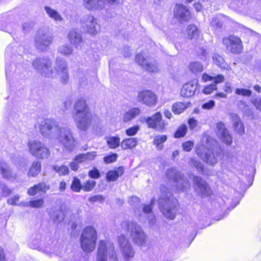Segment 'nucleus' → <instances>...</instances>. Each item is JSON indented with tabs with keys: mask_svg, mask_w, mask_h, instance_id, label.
<instances>
[{
	"mask_svg": "<svg viewBox=\"0 0 261 261\" xmlns=\"http://www.w3.org/2000/svg\"><path fill=\"white\" fill-rule=\"evenodd\" d=\"M196 152L204 162L213 165L221 158L222 149L219 144L208 137L202 139L201 144L196 146Z\"/></svg>",
	"mask_w": 261,
	"mask_h": 261,
	"instance_id": "obj_1",
	"label": "nucleus"
},
{
	"mask_svg": "<svg viewBox=\"0 0 261 261\" xmlns=\"http://www.w3.org/2000/svg\"><path fill=\"white\" fill-rule=\"evenodd\" d=\"M161 192V196L158 201L161 211L167 219L173 220L176 215L177 201L166 187L162 186Z\"/></svg>",
	"mask_w": 261,
	"mask_h": 261,
	"instance_id": "obj_2",
	"label": "nucleus"
},
{
	"mask_svg": "<svg viewBox=\"0 0 261 261\" xmlns=\"http://www.w3.org/2000/svg\"><path fill=\"white\" fill-rule=\"evenodd\" d=\"M121 226L124 231L127 232L129 238L135 245L141 247H146L147 236L137 222L125 220L121 222Z\"/></svg>",
	"mask_w": 261,
	"mask_h": 261,
	"instance_id": "obj_3",
	"label": "nucleus"
},
{
	"mask_svg": "<svg viewBox=\"0 0 261 261\" xmlns=\"http://www.w3.org/2000/svg\"><path fill=\"white\" fill-rule=\"evenodd\" d=\"M97 238V232L94 227L89 226L85 228L80 238L82 249L86 252L92 251L95 249Z\"/></svg>",
	"mask_w": 261,
	"mask_h": 261,
	"instance_id": "obj_4",
	"label": "nucleus"
},
{
	"mask_svg": "<svg viewBox=\"0 0 261 261\" xmlns=\"http://www.w3.org/2000/svg\"><path fill=\"white\" fill-rule=\"evenodd\" d=\"M52 64L51 59L47 56L37 58L34 61V67L36 71L46 78L53 79L55 76Z\"/></svg>",
	"mask_w": 261,
	"mask_h": 261,
	"instance_id": "obj_5",
	"label": "nucleus"
},
{
	"mask_svg": "<svg viewBox=\"0 0 261 261\" xmlns=\"http://www.w3.org/2000/svg\"><path fill=\"white\" fill-rule=\"evenodd\" d=\"M166 177L174 184L178 192H183L190 187V182L187 178L174 168H171L166 171Z\"/></svg>",
	"mask_w": 261,
	"mask_h": 261,
	"instance_id": "obj_6",
	"label": "nucleus"
},
{
	"mask_svg": "<svg viewBox=\"0 0 261 261\" xmlns=\"http://www.w3.org/2000/svg\"><path fill=\"white\" fill-rule=\"evenodd\" d=\"M53 41V36L46 28L37 31L35 35V46L41 51H46Z\"/></svg>",
	"mask_w": 261,
	"mask_h": 261,
	"instance_id": "obj_7",
	"label": "nucleus"
},
{
	"mask_svg": "<svg viewBox=\"0 0 261 261\" xmlns=\"http://www.w3.org/2000/svg\"><path fill=\"white\" fill-rule=\"evenodd\" d=\"M37 121L39 124L40 132L45 137L53 138L60 127L58 123L53 119L40 118Z\"/></svg>",
	"mask_w": 261,
	"mask_h": 261,
	"instance_id": "obj_8",
	"label": "nucleus"
},
{
	"mask_svg": "<svg viewBox=\"0 0 261 261\" xmlns=\"http://www.w3.org/2000/svg\"><path fill=\"white\" fill-rule=\"evenodd\" d=\"M55 136L66 150L71 151L73 149L75 145V139L69 128L60 127Z\"/></svg>",
	"mask_w": 261,
	"mask_h": 261,
	"instance_id": "obj_9",
	"label": "nucleus"
},
{
	"mask_svg": "<svg viewBox=\"0 0 261 261\" xmlns=\"http://www.w3.org/2000/svg\"><path fill=\"white\" fill-rule=\"evenodd\" d=\"M193 187L196 195L201 198L208 197L213 194V191L207 182L196 175L193 177Z\"/></svg>",
	"mask_w": 261,
	"mask_h": 261,
	"instance_id": "obj_10",
	"label": "nucleus"
},
{
	"mask_svg": "<svg viewBox=\"0 0 261 261\" xmlns=\"http://www.w3.org/2000/svg\"><path fill=\"white\" fill-rule=\"evenodd\" d=\"M222 42L227 50L233 54H240L243 49L242 41L240 38L236 36L231 35L224 37Z\"/></svg>",
	"mask_w": 261,
	"mask_h": 261,
	"instance_id": "obj_11",
	"label": "nucleus"
},
{
	"mask_svg": "<svg viewBox=\"0 0 261 261\" xmlns=\"http://www.w3.org/2000/svg\"><path fill=\"white\" fill-rule=\"evenodd\" d=\"M118 244L125 259L129 260L135 254V251L131 243L124 234H121L118 238Z\"/></svg>",
	"mask_w": 261,
	"mask_h": 261,
	"instance_id": "obj_12",
	"label": "nucleus"
},
{
	"mask_svg": "<svg viewBox=\"0 0 261 261\" xmlns=\"http://www.w3.org/2000/svg\"><path fill=\"white\" fill-rule=\"evenodd\" d=\"M144 120L149 128L162 132L165 128V123L162 119L160 112H156L150 117H145Z\"/></svg>",
	"mask_w": 261,
	"mask_h": 261,
	"instance_id": "obj_13",
	"label": "nucleus"
},
{
	"mask_svg": "<svg viewBox=\"0 0 261 261\" xmlns=\"http://www.w3.org/2000/svg\"><path fill=\"white\" fill-rule=\"evenodd\" d=\"M137 99L138 101L148 106H154L157 102L156 95L150 90H143L139 92Z\"/></svg>",
	"mask_w": 261,
	"mask_h": 261,
	"instance_id": "obj_14",
	"label": "nucleus"
},
{
	"mask_svg": "<svg viewBox=\"0 0 261 261\" xmlns=\"http://www.w3.org/2000/svg\"><path fill=\"white\" fill-rule=\"evenodd\" d=\"M77 128L80 130H87L92 123L91 114L79 116H73Z\"/></svg>",
	"mask_w": 261,
	"mask_h": 261,
	"instance_id": "obj_15",
	"label": "nucleus"
},
{
	"mask_svg": "<svg viewBox=\"0 0 261 261\" xmlns=\"http://www.w3.org/2000/svg\"><path fill=\"white\" fill-rule=\"evenodd\" d=\"M175 17L180 21H188L190 18L189 9L182 5H176L174 10Z\"/></svg>",
	"mask_w": 261,
	"mask_h": 261,
	"instance_id": "obj_16",
	"label": "nucleus"
},
{
	"mask_svg": "<svg viewBox=\"0 0 261 261\" xmlns=\"http://www.w3.org/2000/svg\"><path fill=\"white\" fill-rule=\"evenodd\" d=\"M74 113L73 116H79L91 114L90 109L84 98L79 99L74 106Z\"/></svg>",
	"mask_w": 261,
	"mask_h": 261,
	"instance_id": "obj_17",
	"label": "nucleus"
},
{
	"mask_svg": "<svg viewBox=\"0 0 261 261\" xmlns=\"http://www.w3.org/2000/svg\"><path fill=\"white\" fill-rule=\"evenodd\" d=\"M49 155V151L44 144L40 142H34V156L43 159Z\"/></svg>",
	"mask_w": 261,
	"mask_h": 261,
	"instance_id": "obj_18",
	"label": "nucleus"
},
{
	"mask_svg": "<svg viewBox=\"0 0 261 261\" xmlns=\"http://www.w3.org/2000/svg\"><path fill=\"white\" fill-rule=\"evenodd\" d=\"M197 87L198 84L195 81L187 83L181 88L180 95L184 97H191L195 94Z\"/></svg>",
	"mask_w": 261,
	"mask_h": 261,
	"instance_id": "obj_19",
	"label": "nucleus"
},
{
	"mask_svg": "<svg viewBox=\"0 0 261 261\" xmlns=\"http://www.w3.org/2000/svg\"><path fill=\"white\" fill-rule=\"evenodd\" d=\"M85 23L88 33L92 35H95L100 30V25L97 23V19L92 15L86 17Z\"/></svg>",
	"mask_w": 261,
	"mask_h": 261,
	"instance_id": "obj_20",
	"label": "nucleus"
},
{
	"mask_svg": "<svg viewBox=\"0 0 261 261\" xmlns=\"http://www.w3.org/2000/svg\"><path fill=\"white\" fill-rule=\"evenodd\" d=\"M217 134L222 141L227 145H230L232 143V138L228 130L226 129L225 125L222 122L217 124Z\"/></svg>",
	"mask_w": 261,
	"mask_h": 261,
	"instance_id": "obj_21",
	"label": "nucleus"
},
{
	"mask_svg": "<svg viewBox=\"0 0 261 261\" xmlns=\"http://www.w3.org/2000/svg\"><path fill=\"white\" fill-rule=\"evenodd\" d=\"M84 7L89 10H101L106 6L105 0H84Z\"/></svg>",
	"mask_w": 261,
	"mask_h": 261,
	"instance_id": "obj_22",
	"label": "nucleus"
},
{
	"mask_svg": "<svg viewBox=\"0 0 261 261\" xmlns=\"http://www.w3.org/2000/svg\"><path fill=\"white\" fill-rule=\"evenodd\" d=\"M68 38L70 42L76 48L81 47L84 44L81 34L75 30H71L69 32Z\"/></svg>",
	"mask_w": 261,
	"mask_h": 261,
	"instance_id": "obj_23",
	"label": "nucleus"
},
{
	"mask_svg": "<svg viewBox=\"0 0 261 261\" xmlns=\"http://www.w3.org/2000/svg\"><path fill=\"white\" fill-rule=\"evenodd\" d=\"M0 174L3 178L9 180H13L16 177V175L10 169L7 163L4 162H0Z\"/></svg>",
	"mask_w": 261,
	"mask_h": 261,
	"instance_id": "obj_24",
	"label": "nucleus"
},
{
	"mask_svg": "<svg viewBox=\"0 0 261 261\" xmlns=\"http://www.w3.org/2000/svg\"><path fill=\"white\" fill-rule=\"evenodd\" d=\"M47 213L55 223H59L64 219V215L60 210L52 207L47 210Z\"/></svg>",
	"mask_w": 261,
	"mask_h": 261,
	"instance_id": "obj_25",
	"label": "nucleus"
},
{
	"mask_svg": "<svg viewBox=\"0 0 261 261\" xmlns=\"http://www.w3.org/2000/svg\"><path fill=\"white\" fill-rule=\"evenodd\" d=\"M124 170L123 167L120 166L116 170L109 171L106 176L107 180L108 181H116L119 176L123 174Z\"/></svg>",
	"mask_w": 261,
	"mask_h": 261,
	"instance_id": "obj_26",
	"label": "nucleus"
},
{
	"mask_svg": "<svg viewBox=\"0 0 261 261\" xmlns=\"http://www.w3.org/2000/svg\"><path fill=\"white\" fill-rule=\"evenodd\" d=\"M107 250L106 243L105 241H100L98 249L97 261H107Z\"/></svg>",
	"mask_w": 261,
	"mask_h": 261,
	"instance_id": "obj_27",
	"label": "nucleus"
},
{
	"mask_svg": "<svg viewBox=\"0 0 261 261\" xmlns=\"http://www.w3.org/2000/svg\"><path fill=\"white\" fill-rule=\"evenodd\" d=\"M54 70V71H55L58 74L68 70L66 61L60 57L57 58Z\"/></svg>",
	"mask_w": 261,
	"mask_h": 261,
	"instance_id": "obj_28",
	"label": "nucleus"
},
{
	"mask_svg": "<svg viewBox=\"0 0 261 261\" xmlns=\"http://www.w3.org/2000/svg\"><path fill=\"white\" fill-rule=\"evenodd\" d=\"M19 199V196L16 195L13 197L9 198L7 200L8 204L12 205H19L22 206H30L33 207V200H31L29 202L23 201L19 203H17Z\"/></svg>",
	"mask_w": 261,
	"mask_h": 261,
	"instance_id": "obj_29",
	"label": "nucleus"
},
{
	"mask_svg": "<svg viewBox=\"0 0 261 261\" xmlns=\"http://www.w3.org/2000/svg\"><path fill=\"white\" fill-rule=\"evenodd\" d=\"M141 110L138 108H134L125 112L123 116V120L124 122L130 121L140 113Z\"/></svg>",
	"mask_w": 261,
	"mask_h": 261,
	"instance_id": "obj_30",
	"label": "nucleus"
},
{
	"mask_svg": "<svg viewBox=\"0 0 261 261\" xmlns=\"http://www.w3.org/2000/svg\"><path fill=\"white\" fill-rule=\"evenodd\" d=\"M212 60L213 63L222 69H226L228 68V65L225 62L223 57L219 54L214 53L212 55Z\"/></svg>",
	"mask_w": 261,
	"mask_h": 261,
	"instance_id": "obj_31",
	"label": "nucleus"
},
{
	"mask_svg": "<svg viewBox=\"0 0 261 261\" xmlns=\"http://www.w3.org/2000/svg\"><path fill=\"white\" fill-rule=\"evenodd\" d=\"M44 10L48 16L56 21H62L63 19L61 15L56 10L48 6L44 7Z\"/></svg>",
	"mask_w": 261,
	"mask_h": 261,
	"instance_id": "obj_32",
	"label": "nucleus"
},
{
	"mask_svg": "<svg viewBox=\"0 0 261 261\" xmlns=\"http://www.w3.org/2000/svg\"><path fill=\"white\" fill-rule=\"evenodd\" d=\"M138 142V139L130 138L123 140L121 146L122 149H132L136 146Z\"/></svg>",
	"mask_w": 261,
	"mask_h": 261,
	"instance_id": "obj_33",
	"label": "nucleus"
},
{
	"mask_svg": "<svg viewBox=\"0 0 261 261\" xmlns=\"http://www.w3.org/2000/svg\"><path fill=\"white\" fill-rule=\"evenodd\" d=\"M190 102H176L172 107V111L175 114H180L189 107Z\"/></svg>",
	"mask_w": 261,
	"mask_h": 261,
	"instance_id": "obj_34",
	"label": "nucleus"
},
{
	"mask_svg": "<svg viewBox=\"0 0 261 261\" xmlns=\"http://www.w3.org/2000/svg\"><path fill=\"white\" fill-rule=\"evenodd\" d=\"M154 202V199L151 200L150 204L143 205L142 206V212H141L140 210L136 209L135 210V213L139 217L140 220L142 219V217H143V214L149 215L152 213V205Z\"/></svg>",
	"mask_w": 261,
	"mask_h": 261,
	"instance_id": "obj_35",
	"label": "nucleus"
},
{
	"mask_svg": "<svg viewBox=\"0 0 261 261\" xmlns=\"http://www.w3.org/2000/svg\"><path fill=\"white\" fill-rule=\"evenodd\" d=\"M187 37L190 39H197L199 36V31L194 25H189L187 29Z\"/></svg>",
	"mask_w": 261,
	"mask_h": 261,
	"instance_id": "obj_36",
	"label": "nucleus"
},
{
	"mask_svg": "<svg viewBox=\"0 0 261 261\" xmlns=\"http://www.w3.org/2000/svg\"><path fill=\"white\" fill-rule=\"evenodd\" d=\"M227 19V17L222 15H219L213 17L211 21L212 26L217 28L220 29L222 28L224 21Z\"/></svg>",
	"mask_w": 261,
	"mask_h": 261,
	"instance_id": "obj_37",
	"label": "nucleus"
},
{
	"mask_svg": "<svg viewBox=\"0 0 261 261\" xmlns=\"http://www.w3.org/2000/svg\"><path fill=\"white\" fill-rule=\"evenodd\" d=\"M233 118L234 121L233 125L236 131L240 135L243 134L244 133V127L240 119L237 115H234Z\"/></svg>",
	"mask_w": 261,
	"mask_h": 261,
	"instance_id": "obj_38",
	"label": "nucleus"
},
{
	"mask_svg": "<svg viewBox=\"0 0 261 261\" xmlns=\"http://www.w3.org/2000/svg\"><path fill=\"white\" fill-rule=\"evenodd\" d=\"M143 68L149 72H157L159 70V66L155 61H148Z\"/></svg>",
	"mask_w": 261,
	"mask_h": 261,
	"instance_id": "obj_39",
	"label": "nucleus"
},
{
	"mask_svg": "<svg viewBox=\"0 0 261 261\" xmlns=\"http://www.w3.org/2000/svg\"><path fill=\"white\" fill-rule=\"evenodd\" d=\"M167 137L166 135H158L153 140V144L156 146L158 149L162 150L163 148V144L166 141Z\"/></svg>",
	"mask_w": 261,
	"mask_h": 261,
	"instance_id": "obj_40",
	"label": "nucleus"
},
{
	"mask_svg": "<svg viewBox=\"0 0 261 261\" xmlns=\"http://www.w3.org/2000/svg\"><path fill=\"white\" fill-rule=\"evenodd\" d=\"M120 140L119 137L111 136L108 137L107 142L110 148L115 149L119 146Z\"/></svg>",
	"mask_w": 261,
	"mask_h": 261,
	"instance_id": "obj_41",
	"label": "nucleus"
},
{
	"mask_svg": "<svg viewBox=\"0 0 261 261\" xmlns=\"http://www.w3.org/2000/svg\"><path fill=\"white\" fill-rule=\"evenodd\" d=\"M52 168L60 176H65L69 174V168L67 166L62 165L59 166L57 165H53Z\"/></svg>",
	"mask_w": 261,
	"mask_h": 261,
	"instance_id": "obj_42",
	"label": "nucleus"
},
{
	"mask_svg": "<svg viewBox=\"0 0 261 261\" xmlns=\"http://www.w3.org/2000/svg\"><path fill=\"white\" fill-rule=\"evenodd\" d=\"M189 68L190 70L194 73L201 72L203 70V65L198 62H194L190 63Z\"/></svg>",
	"mask_w": 261,
	"mask_h": 261,
	"instance_id": "obj_43",
	"label": "nucleus"
},
{
	"mask_svg": "<svg viewBox=\"0 0 261 261\" xmlns=\"http://www.w3.org/2000/svg\"><path fill=\"white\" fill-rule=\"evenodd\" d=\"M49 186H47L45 183H40L37 185L34 186V196H35L38 192H41L44 193L49 189Z\"/></svg>",
	"mask_w": 261,
	"mask_h": 261,
	"instance_id": "obj_44",
	"label": "nucleus"
},
{
	"mask_svg": "<svg viewBox=\"0 0 261 261\" xmlns=\"http://www.w3.org/2000/svg\"><path fill=\"white\" fill-rule=\"evenodd\" d=\"M135 61L143 68L144 67L145 65H146L148 62V60L147 58L145 57V55L142 53L139 54L136 56Z\"/></svg>",
	"mask_w": 261,
	"mask_h": 261,
	"instance_id": "obj_45",
	"label": "nucleus"
},
{
	"mask_svg": "<svg viewBox=\"0 0 261 261\" xmlns=\"http://www.w3.org/2000/svg\"><path fill=\"white\" fill-rule=\"evenodd\" d=\"M82 188L80 179L74 177L71 185V190L74 192H79Z\"/></svg>",
	"mask_w": 261,
	"mask_h": 261,
	"instance_id": "obj_46",
	"label": "nucleus"
},
{
	"mask_svg": "<svg viewBox=\"0 0 261 261\" xmlns=\"http://www.w3.org/2000/svg\"><path fill=\"white\" fill-rule=\"evenodd\" d=\"M187 130V127L186 125H182L176 131L174 137L176 138H180L183 137Z\"/></svg>",
	"mask_w": 261,
	"mask_h": 261,
	"instance_id": "obj_47",
	"label": "nucleus"
},
{
	"mask_svg": "<svg viewBox=\"0 0 261 261\" xmlns=\"http://www.w3.org/2000/svg\"><path fill=\"white\" fill-rule=\"evenodd\" d=\"M59 52L62 55L68 56L70 55L72 52V48L71 47L65 45L60 47L58 50Z\"/></svg>",
	"mask_w": 261,
	"mask_h": 261,
	"instance_id": "obj_48",
	"label": "nucleus"
},
{
	"mask_svg": "<svg viewBox=\"0 0 261 261\" xmlns=\"http://www.w3.org/2000/svg\"><path fill=\"white\" fill-rule=\"evenodd\" d=\"M235 93L237 95L248 97L250 96L252 94V91L250 90L243 88H237Z\"/></svg>",
	"mask_w": 261,
	"mask_h": 261,
	"instance_id": "obj_49",
	"label": "nucleus"
},
{
	"mask_svg": "<svg viewBox=\"0 0 261 261\" xmlns=\"http://www.w3.org/2000/svg\"><path fill=\"white\" fill-rule=\"evenodd\" d=\"M251 102L256 110L261 111V97L253 96L251 99Z\"/></svg>",
	"mask_w": 261,
	"mask_h": 261,
	"instance_id": "obj_50",
	"label": "nucleus"
},
{
	"mask_svg": "<svg viewBox=\"0 0 261 261\" xmlns=\"http://www.w3.org/2000/svg\"><path fill=\"white\" fill-rule=\"evenodd\" d=\"M197 54L199 58L203 61L206 60L208 56L206 50L203 48H199L197 50Z\"/></svg>",
	"mask_w": 261,
	"mask_h": 261,
	"instance_id": "obj_51",
	"label": "nucleus"
},
{
	"mask_svg": "<svg viewBox=\"0 0 261 261\" xmlns=\"http://www.w3.org/2000/svg\"><path fill=\"white\" fill-rule=\"evenodd\" d=\"M60 77V82L64 85L68 83L69 81L68 70L58 73Z\"/></svg>",
	"mask_w": 261,
	"mask_h": 261,
	"instance_id": "obj_52",
	"label": "nucleus"
},
{
	"mask_svg": "<svg viewBox=\"0 0 261 261\" xmlns=\"http://www.w3.org/2000/svg\"><path fill=\"white\" fill-rule=\"evenodd\" d=\"M96 182L94 180H87L83 187L84 190L86 191H90L92 190L95 187Z\"/></svg>",
	"mask_w": 261,
	"mask_h": 261,
	"instance_id": "obj_53",
	"label": "nucleus"
},
{
	"mask_svg": "<svg viewBox=\"0 0 261 261\" xmlns=\"http://www.w3.org/2000/svg\"><path fill=\"white\" fill-rule=\"evenodd\" d=\"M118 155L116 153H112L107 155L103 158V161L106 164H110L115 162L117 159Z\"/></svg>",
	"mask_w": 261,
	"mask_h": 261,
	"instance_id": "obj_54",
	"label": "nucleus"
},
{
	"mask_svg": "<svg viewBox=\"0 0 261 261\" xmlns=\"http://www.w3.org/2000/svg\"><path fill=\"white\" fill-rule=\"evenodd\" d=\"M190 164L191 165L195 167L199 171L203 170V168L202 164L200 162L196 160L194 158L191 159Z\"/></svg>",
	"mask_w": 261,
	"mask_h": 261,
	"instance_id": "obj_55",
	"label": "nucleus"
},
{
	"mask_svg": "<svg viewBox=\"0 0 261 261\" xmlns=\"http://www.w3.org/2000/svg\"><path fill=\"white\" fill-rule=\"evenodd\" d=\"M140 127L136 125L133 127L128 128L126 130V134L128 136H133L136 135L139 130Z\"/></svg>",
	"mask_w": 261,
	"mask_h": 261,
	"instance_id": "obj_56",
	"label": "nucleus"
},
{
	"mask_svg": "<svg viewBox=\"0 0 261 261\" xmlns=\"http://www.w3.org/2000/svg\"><path fill=\"white\" fill-rule=\"evenodd\" d=\"M217 86L216 84H212L203 89V92L205 94H210L213 92V91L217 90Z\"/></svg>",
	"mask_w": 261,
	"mask_h": 261,
	"instance_id": "obj_57",
	"label": "nucleus"
},
{
	"mask_svg": "<svg viewBox=\"0 0 261 261\" xmlns=\"http://www.w3.org/2000/svg\"><path fill=\"white\" fill-rule=\"evenodd\" d=\"M194 146L193 141H188L182 143V147L184 151L189 152L191 150Z\"/></svg>",
	"mask_w": 261,
	"mask_h": 261,
	"instance_id": "obj_58",
	"label": "nucleus"
},
{
	"mask_svg": "<svg viewBox=\"0 0 261 261\" xmlns=\"http://www.w3.org/2000/svg\"><path fill=\"white\" fill-rule=\"evenodd\" d=\"M89 176L94 179H97L100 177V174L98 170L95 168H94L92 170H90L88 172Z\"/></svg>",
	"mask_w": 261,
	"mask_h": 261,
	"instance_id": "obj_59",
	"label": "nucleus"
},
{
	"mask_svg": "<svg viewBox=\"0 0 261 261\" xmlns=\"http://www.w3.org/2000/svg\"><path fill=\"white\" fill-rule=\"evenodd\" d=\"M0 189H2V194L4 196H7L12 192V191L9 188L2 184H0Z\"/></svg>",
	"mask_w": 261,
	"mask_h": 261,
	"instance_id": "obj_60",
	"label": "nucleus"
},
{
	"mask_svg": "<svg viewBox=\"0 0 261 261\" xmlns=\"http://www.w3.org/2000/svg\"><path fill=\"white\" fill-rule=\"evenodd\" d=\"M105 197L102 195H97L89 198V201L91 202H95L97 201H103L105 200Z\"/></svg>",
	"mask_w": 261,
	"mask_h": 261,
	"instance_id": "obj_61",
	"label": "nucleus"
},
{
	"mask_svg": "<svg viewBox=\"0 0 261 261\" xmlns=\"http://www.w3.org/2000/svg\"><path fill=\"white\" fill-rule=\"evenodd\" d=\"M97 155L96 151L89 152L85 153L86 161H91L95 159Z\"/></svg>",
	"mask_w": 261,
	"mask_h": 261,
	"instance_id": "obj_62",
	"label": "nucleus"
},
{
	"mask_svg": "<svg viewBox=\"0 0 261 261\" xmlns=\"http://www.w3.org/2000/svg\"><path fill=\"white\" fill-rule=\"evenodd\" d=\"M44 203V200L42 198L36 199V197H34V208L41 207L43 205Z\"/></svg>",
	"mask_w": 261,
	"mask_h": 261,
	"instance_id": "obj_63",
	"label": "nucleus"
},
{
	"mask_svg": "<svg viewBox=\"0 0 261 261\" xmlns=\"http://www.w3.org/2000/svg\"><path fill=\"white\" fill-rule=\"evenodd\" d=\"M128 202L131 205L136 206L139 205L140 199L136 196H132L129 198Z\"/></svg>",
	"mask_w": 261,
	"mask_h": 261,
	"instance_id": "obj_64",
	"label": "nucleus"
}]
</instances>
